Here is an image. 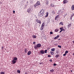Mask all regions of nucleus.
I'll use <instances>...</instances> for the list:
<instances>
[{"label": "nucleus", "mask_w": 74, "mask_h": 74, "mask_svg": "<svg viewBox=\"0 0 74 74\" xmlns=\"http://www.w3.org/2000/svg\"><path fill=\"white\" fill-rule=\"evenodd\" d=\"M44 10H41V11L38 13L39 16L40 17H42L43 15V14L44 13Z\"/></svg>", "instance_id": "f257e3e1"}, {"label": "nucleus", "mask_w": 74, "mask_h": 74, "mask_svg": "<svg viewBox=\"0 0 74 74\" xmlns=\"http://www.w3.org/2000/svg\"><path fill=\"white\" fill-rule=\"evenodd\" d=\"M41 46V45L40 44H38L37 45L34 46V48L35 49H38V48H40Z\"/></svg>", "instance_id": "f03ea898"}, {"label": "nucleus", "mask_w": 74, "mask_h": 74, "mask_svg": "<svg viewBox=\"0 0 74 74\" xmlns=\"http://www.w3.org/2000/svg\"><path fill=\"white\" fill-rule=\"evenodd\" d=\"M45 23H42V26H41V28H40L41 30H42V29H43L45 27Z\"/></svg>", "instance_id": "7ed1b4c3"}, {"label": "nucleus", "mask_w": 74, "mask_h": 74, "mask_svg": "<svg viewBox=\"0 0 74 74\" xmlns=\"http://www.w3.org/2000/svg\"><path fill=\"white\" fill-rule=\"evenodd\" d=\"M40 5V3L39 1H37L35 5H34V8H36L37 6L38 5Z\"/></svg>", "instance_id": "20e7f679"}, {"label": "nucleus", "mask_w": 74, "mask_h": 74, "mask_svg": "<svg viewBox=\"0 0 74 74\" xmlns=\"http://www.w3.org/2000/svg\"><path fill=\"white\" fill-rule=\"evenodd\" d=\"M36 22L39 23V24H41V21L39 20H38V19H36Z\"/></svg>", "instance_id": "39448f33"}, {"label": "nucleus", "mask_w": 74, "mask_h": 74, "mask_svg": "<svg viewBox=\"0 0 74 74\" xmlns=\"http://www.w3.org/2000/svg\"><path fill=\"white\" fill-rule=\"evenodd\" d=\"M32 11V10L31 9V8H28L27 10V11L29 13H30Z\"/></svg>", "instance_id": "423d86ee"}, {"label": "nucleus", "mask_w": 74, "mask_h": 74, "mask_svg": "<svg viewBox=\"0 0 74 74\" xmlns=\"http://www.w3.org/2000/svg\"><path fill=\"white\" fill-rule=\"evenodd\" d=\"M12 62L13 64L16 63V61L15 60H14V58H13V59L12 61Z\"/></svg>", "instance_id": "0eeeda50"}, {"label": "nucleus", "mask_w": 74, "mask_h": 74, "mask_svg": "<svg viewBox=\"0 0 74 74\" xmlns=\"http://www.w3.org/2000/svg\"><path fill=\"white\" fill-rule=\"evenodd\" d=\"M68 1L67 0H64L63 1L64 4H66V3H68Z\"/></svg>", "instance_id": "6e6552de"}, {"label": "nucleus", "mask_w": 74, "mask_h": 74, "mask_svg": "<svg viewBox=\"0 0 74 74\" xmlns=\"http://www.w3.org/2000/svg\"><path fill=\"white\" fill-rule=\"evenodd\" d=\"M71 23H69V24L68 25V28H69V27H71Z\"/></svg>", "instance_id": "1a4fd4ad"}, {"label": "nucleus", "mask_w": 74, "mask_h": 74, "mask_svg": "<svg viewBox=\"0 0 74 74\" xmlns=\"http://www.w3.org/2000/svg\"><path fill=\"white\" fill-rule=\"evenodd\" d=\"M31 53L32 52L31 51H29L28 52V53H27V54L28 56H29V55H30L31 54Z\"/></svg>", "instance_id": "9d476101"}, {"label": "nucleus", "mask_w": 74, "mask_h": 74, "mask_svg": "<svg viewBox=\"0 0 74 74\" xmlns=\"http://www.w3.org/2000/svg\"><path fill=\"white\" fill-rule=\"evenodd\" d=\"M40 53H41V54H44V50H42L40 51Z\"/></svg>", "instance_id": "9b49d317"}, {"label": "nucleus", "mask_w": 74, "mask_h": 74, "mask_svg": "<svg viewBox=\"0 0 74 74\" xmlns=\"http://www.w3.org/2000/svg\"><path fill=\"white\" fill-rule=\"evenodd\" d=\"M59 35H57V36L56 37L54 38V39H58L59 37Z\"/></svg>", "instance_id": "f8f14e48"}, {"label": "nucleus", "mask_w": 74, "mask_h": 74, "mask_svg": "<svg viewBox=\"0 0 74 74\" xmlns=\"http://www.w3.org/2000/svg\"><path fill=\"white\" fill-rule=\"evenodd\" d=\"M59 17H60L59 15L56 16V18H55V20H56V19L57 18H59Z\"/></svg>", "instance_id": "ddd939ff"}, {"label": "nucleus", "mask_w": 74, "mask_h": 74, "mask_svg": "<svg viewBox=\"0 0 74 74\" xmlns=\"http://www.w3.org/2000/svg\"><path fill=\"white\" fill-rule=\"evenodd\" d=\"M71 9L72 10H74V5H72V6Z\"/></svg>", "instance_id": "4468645a"}, {"label": "nucleus", "mask_w": 74, "mask_h": 74, "mask_svg": "<svg viewBox=\"0 0 74 74\" xmlns=\"http://www.w3.org/2000/svg\"><path fill=\"white\" fill-rule=\"evenodd\" d=\"M50 71L51 73H53V72L54 71V70L53 69H51V70H50Z\"/></svg>", "instance_id": "2eb2a0df"}, {"label": "nucleus", "mask_w": 74, "mask_h": 74, "mask_svg": "<svg viewBox=\"0 0 74 74\" xmlns=\"http://www.w3.org/2000/svg\"><path fill=\"white\" fill-rule=\"evenodd\" d=\"M59 29H58V28H56L55 30V32H58L59 31Z\"/></svg>", "instance_id": "dca6fc26"}, {"label": "nucleus", "mask_w": 74, "mask_h": 74, "mask_svg": "<svg viewBox=\"0 0 74 74\" xmlns=\"http://www.w3.org/2000/svg\"><path fill=\"white\" fill-rule=\"evenodd\" d=\"M28 51V50L27 49H25V52L26 53H27V52Z\"/></svg>", "instance_id": "f3484780"}, {"label": "nucleus", "mask_w": 74, "mask_h": 74, "mask_svg": "<svg viewBox=\"0 0 74 74\" xmlns=\"http://www.w3.org/2000/svg\"><path fill=\"white\" fill-rule=\"evenodd\" d=\"M59 56H60V55H59V54H58V55H56L55 56V57H56V58H58V57H59Z\"/></svg>", "instance_id": "a211bd4d"}, {"label": "nucleus", "mask_w": 74, "mask_h": 74, "mask_svg": "<svg viewBox=\"0 0 74 74\" xmlns=\"http://www.w3.org/2000/svg\"><path fill=\"white\" fill-rule=\"evenodd\" d=\"M18 59V58L17 57H14V60L15 61H16V60H17Z\"/></svg>", "instance_id": "6ab92c4d"}, {"label": "nucleus", "mask_w": 74, "mask_h": 74, "mask_svg": "<svg viewBox=\"0 0 74 74\" xmlns=\"http://www.w3.org/2000/svg\"><path fill=\"white\" fill-rule=\"evenodd\" d=\"M46 5H48L49 4V1H48V0H47L46 2Z\"/></svg>", "instance_id": "aec40b11"}, {"label": "nucleus", "mask_w": 74, "mask_h": 74, "mask_svg": "<svg viewBox=\"0 0 74 74\" xmlns=\"http://www.w3.org/2000/svg\"><path fill=\"white\" fill-rule=\"evenodd\" d=\"M32 37L33 38H34L35 39H36V35H33Z\"/></svg>", "instance_id": "412c9836"}, {"label": "nucleus", "mask_w": 74, "mask_h": 74, "mask_svg": "<svg viewBox=\"0 0 74 74\" xmlns=\"http://www.w3.org/2000/svg\"><path fill=\"white\" fill-rule=\"evenodd\" d=\"M51 51H55V48H53V49H52Z\"/></svg>", "instance_id": "4be33fe9"}, {"label": "nucleus", "mask_w": 74, "mask_h": 74, "mask_svg": "<svg viewBox=\"0 0 74 74\" xmlns=\"http://www.w3.org/2000/svg\"><path fill=\"white\" fill-rule=\"evenodd\" d=\"M63 27H60V30H61V32H62V31H63Z\"/></svg>", "instance_id": "5701e85b"}, {"label": "nucleus", "mask_w": 74, "mask_h": 74, "mask_svg": "<svg viewBox=\"0 0 74 74\" xmlns=\"http://www.w3.org/2000/svg\"><path fill=\"white\" fill-rule=\"evenodd\" d=\"M51 13H52V14H53V15L55 14V12L54 11H52V12Z\"/></svg>", "instance_id": "b1692460"}, {"label": "nucleus", "mask_w": 74, "mask_h": 74, "mask_svg": "<svg viewBox=\"0 0 74 74\" xmlns=\"http://www.w3.org/2000/svg\"><path fill=\"white\" fill-rule=\"evenodd\" d=\"M17 72L18 73H21V71L19 70H17Z\"/></svg>", "instance_id": "393cba45"}, {"label": "nucleus", "mask_w": 74, "mask_h": 74, "mask_svg": "<svg viewBox=\"0 0 74 74\" xmlns=\"http://www.w3.org/2000/svg\"><path fill=\"white\" fill-rule=\"evenodd\" d=\"M1 74H5V73L3 72V71H1L0 73Z\"/></svg>", "instance_id": "a878e982"}, {"label": "nucleus", "mask_w": 74, "mask_h": 74, "mask_svg": "<svg viewBox=\"0 0 74 74\" xmlns=\"http://www.w3.org/2000/svg\"><path fill=\"white\" fill-rule=\"evenodd\" d=\"M60 25H63V22H60Z\"/></svg>", "instance_id": "bb28decb"}, {"label": "nucleus", "mask_w": 74, "mask_h": 74, "mask_svg": "<svg viewBox=\"0 0 74 74\" xmlns=\"http://www.w3.org/2000/svg\"><path fill=\"white\" fill-rule=\"evenodd\" d=\"M68 52H69L67 50H66L65 52V53H66H66H68Z\"/></svg>", "instance_id": "cd10ccee"}, {"label": "nucleus", "mask_w": 74, "mask_h": 74, "mask_svg": "<svg viewBox=\"0 0 74 74\" xmlns=\"http://www.w3.org/2000/svg\"><path fill=\"white\" fill-rule=\"evenodd\" d=\"M51 55H53V54H54V52H52V51H51Z\"/></svg>", "instance_id": "c85d7f7f"}, {"label": "nucleus", "mask_w": 74, "mask_h": 74, "mask_svg": "<svg viewBox=\"0 0 74 74\" xmlns=\"http://www.w3.org/2000/svg\"><path fill=\"white\" fill-rule=\"evenodd\" d=\"M58 47L59 48H62L61 46H60L59 45H58Z\"/></svg>", "instance_id": "c756f323"}, {"label": "nucleus", "mask_w": 74, "mask_h": 74, "mask_svg": "<svg viewBox=\"0 0 74 74\" xmlns=\"http://www.w3.org/2000/svg\"><path fill=\"white\" fill-rule=\"evenodd\" d=\"M47 50H45V53H47Z\"/></svg>", "instance_id": "7c9ffc66"}, {"label": "nucleus", "mask_w": 74, "mask_h": 74, "mask_svg": "<svg viewBox=\"0 0 74 74\" xmlns=\"http://www.w3.org/2000/svg\"><path fill=\"white\" fill-rule=\"evenodd\" d=\"M49 13L48 12H47L46 13V14L47 15V16H48V14H49Z\"/></svg>", "instance_id": "2f4dec72"}, {"label": "nucleus", "mask_w": 74, "mask_h": 74, "mask_svg": "<svg viewBox=\"0 0 74 74\" xmlns=\"http://www.w3.org/2000/svg\"><path fill=\"white\" fill-rule=\"evenodd\" d=\"M56 64L55 63H54V64H53V66H56Z\"/></svg>", "instance_id": "473e14b6"}, {"label": "nucleus", "mask_w": 74, "mask_h": 74, "mask_svg": "<svg viewBox=\"0 0 74 74\" xmlns=\"http://www.w3.org/2000/svg\"><path fill=\"white\" fill-rule=\"evenodd\" d=\"M53 32H50V34H53Z\"/></svg>", "instance_id": "72a5a7b5"}, {"label": "nucleus", "mask_w": 74, "mask_h": 74, "mask_svg": "<svg viewBox=\"0 0 74 74\" xmlns=\"http://www.w3.org/2000/svg\"><path fill=\"white\" fill-rule=\"evenodd\" d=\"M3 48H4V47H1V49H2V50H3V51L4 49H3Z\"/></svg>", "instance_id": "f704fd0d"}, {"label": "nucleus", "mask_w": 74, "mask_h": 74, "mask_svg": "<svg viewBox=\"0 0 74 74\" xmlns=\"http://www.w3.org/2000/svg\"><path fill=\"white\" fill-rule=\"evenodd\" d=\"M49 61H50V62H52V59H50V60H49Z\"/></svg>", "instance_id": "c9c22d12"}, {"label": "nucleus", "mask_w": 74, "mask_h": 74, "mask_svg": "<svg viewBox=\"0 0 74 74\" xmlns=\"http://www.w3.org/2000/svg\"><path fill=\"white\" fill-rule=\"evenodd\" d=\"M51 7H53V6H54L53 5V4H51Z\"/></svg>", "instance_id": "e433bc0d"}, {"label": "nucleus", "mask_w": 74, "mask_h": 74, "mask_svg": "<svg viewBox=\"0 0 74 74\" xmlns=\"http://www.w3.org/2000/svg\"><path fill=\"white\" fill-rule=\"evenodd\" d=\"M36 42H33V44H34H34H36Z\"/></svg>", "instance_id": "4c0bfd02"}, {"label": "nucleus", "mask_w": 74, "mask_h": 74, "mask_svg": "<svg viewBox=\"0 0 74 74\" xmlns=\"http://www.w3.org/2000/svg\"><path fill=\"white\" fill-rule=\"evenodd\" d=\"M48 57H51V55H48Z\"/></svg>", "instance_id": "58836bf2"}, {"label": "nucleus", "mask_w": 74, "mask_h": 74, "mask_svg": "<svg viewBox=\"0 0 74 74\" xmlns=\"http://www.w3.org/2000/svg\"><path fill=\"white\" fill-rule=\"evenodd\" d=\"M66 55V53H65L63 54V56H65Z\"/></svg>", "instance_id": "ea45409f"}, {"label": "nucleus", "mask_w": 74, "mask_h": 74, "mask_svg": "<svg viewBox=\"0 0 74 74\" xmlns=\"http://www.w3.org/2000/svg\"><path fill=\"white\" fill-rule=\"evenodd\" d=\"M13 13H15V11L14 10H13Z\"/></svg>", "instance_id": "a19ab883"}, {"label": "nucleus", "mask_w": 74, "mask_h": 74, "mask_svg": "<svg viewBox=\"0 0 74 74\" xmlns=\"http://www.w3.org/2000/svg\"><path fill=\"white\" fill-rule=\"evenodd\" d=\"M72 16H74V13H73V14H72Z\"/></svg>", "instance_id": "79ce46f5"}, {"label": "nucleus", "mask_w": 74, "mask_h": 74, "mask_svg": "<svg viewBox=\"0 0 74 74\" xmlns=\"http://www.w3.org/2000/svg\"><path fill=\"white\" fill-rule=\"evenodd\" d=\"M45 17H47V14H46V15L45 16Z\"/></svg>", "instance_id": "37998d69"}, {"label": "nucleus", "mask_w": 74, "mask_h": 74, "mask_svg": "<svg viewBox=\"0 0 74 74\" xmlns=\"http://www.w3.org/2000/svg\"><path fill=\"white\" fill-rule=\"evenodd\" d=\"M2 4V2H0V4Z\"/></svg>", "instance_id": "c03bdc74"}, {"label": "nucleus", "mask_w": 74, "mask_h": 74, "mask_svg": "<svg viewBox=\"0 0 74 74\" xmlns=\"http://www.w3.org/2000/svg\"><path fill=\"white\" fill-rule=\"evenodd\" d=\"M63 30L64 31V30H65L64 29H63H63H62V31H63Z\"/></svg>", "instance_id": "a18cd8bd"}, {"label": "nucleus", "mask_w": 74, "mask_h": 74, "mask_svg": "<svg viewBox=\"0 0 74 74\" xmlns=\"http://www.w3.org/2000/svg\"><path fill=\"white\" fill-rule=\"evenodd\" d=\"M24 74H27V73H25Z\"/></svg>", "instance_id": "49530a36"}, {"label": "nucleus", "mask_w": 74, "mask_h": 74, "mask_svg": "<svg viewBox=\"0 0 74 74\" xmlns=\"http://www.w3.org/2000/svg\"><path fill=\"white\" fill-rule=\"evenodd\" d=\"M62 32V31L61 30L60 32Z\"/></svg>", "instance_id": "de8ad7c7"}, {"label": "nucleus", "mask_w": 74, "mask_h": 74, "mask_svg": "<svg viewBox=\"0 0 74 74\" xmlns=\"http://www.w3.org/2000/svg\"><path fill=\"white\" fill-rule=\"evenodd\" d=\"M60 39H58V40H60Z\"/></svg>", "instance_id": "09e8293b"}, {"label": "nucleus", "mask_w": 74, "mask_h": 74, "mask_svg": "<svg viewBox=\"0 0 74 74\" xmlns=\"http://www.w3.org/2000/svg\"><path fill=\"white\" fill-rule=\"evenodd\" d=\"M73 43L74 44V40L73 41Z\"/></svg>", "instance_id": "8fccbe9b"}, {"label": "nucleus", "mask_w": 74, "mask_h": 74, "mask_svg": "<svg viewBox=\"0 0 74 74\" xmlns=\"http://www.w3.org/2000/svg\"><path fill=\"white\" fill-rule=\"evenodd\" d=\"M39 64H42V63H39Z\"/></svg>", "instance_id": "3c124183"}, {"label": "nucleus", "mask_w": 74, "mask_h": 74, "mask_svg": "<svg viewBox=\"0 0 74 74\" xmlns=\"http://www.w3.org/2000/svg\"><path fill=\"white\" fill-rule=\"evenodd\" d=\"M71 72H72V71H73L72 70H71Z\"/></svg>", "instance_id": "603ef678"}, {"label": "nucleus", "mask_w": 74, "mask_h": 74, "mask_svg": "<svg viewBox=\"0 0 74 74\" xmlns=\"http://www.w3.org/2000/svg\"><path fill=\"white\" fill-rule=\"evenodd\" d=\"M73 56H74V53H73Z\"/></svg>", "instance_id": "864d4df0"}, {"label": "nucleus", "mask_w": 74, "mask_h": 74, "mask_svg": "<svg viewBox=\"0 0 74 74\" xmlns=\"http://www.w3.org/2000/svg\"><path fill=\"white\" fill-rule=\"evenodd\" d=\"M40 25H39V27H40Z\"/></svg>", "instance_id": "5fc2aeb1"}, {"label": "nucleus", "mask_w": 74, "mask_h": 74, "mask_svg": "<svg viewBox=\"0 0 74 74\" xmlns=\"http://www.w3.org/2000/svg\"><path fill=\"white\" fill-rule=\"evenodd\" d=\"M27 3H28V2L27 1Z\"/></svg>", "instance_id": "6e6d98bb"}, {"label": "nucleus", "mask_w": 74, "mask_h": 74, "mask_svg": "<svg viewBox=\"0 0 74 74\" xmlns=\"http://www.w3.org/2000/svg\"><path fill=\"white\" fill-rule=\"evenodd\" d=\"M43 38L44 39V36L43 37Z\"/></svg>", "instance_id": "4d7b16f0"}]
</instances>
